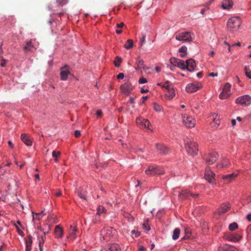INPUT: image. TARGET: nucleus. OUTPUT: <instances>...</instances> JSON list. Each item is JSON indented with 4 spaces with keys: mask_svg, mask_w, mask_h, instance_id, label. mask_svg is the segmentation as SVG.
<instances>
[{
    "mask_svg": "<svg viewBox=\"0 0 251 251\" xmlns=\"http://www.w3.org/2000/svg\"><path fill=\"white\" fill-rule=\"evenodd\" d=\"M122 62V59L119 56H117L114 61L115 66L117 67H119L120 66L121 63Z\"/></svg>",
    "mask_w": 251,
    "mask_h": 251,
    "instance_id": "nucleus-39",
    "label": "nucleus"
},
{
    "mask_svg": "<svg viewBox=\"0 0 251 251\" xmlns=\"http://www.w3.org/2000/svg\"><path fill=\"white\" fill-rule=\"evenodd\" d=\"M114 231L110 226L103 228L100 232V240H103L106 242L109 241L112 237L113 231Z\"/></svg>",
    "mask_w": 251,
    "mask_h": 251,
    "instance_id": "nucleus-3",
    "label": "nucleus"
},
{
    "mask_svg": "<svg viewBox=\"0 0 251 251\" xmlns=\"http://www.w3.org/2000/svg\"><path fill=\"white\" fill-rule=\"evenodd\" d=\"M215 175L211 171L209 167H207L205 169L204 177L209 183H214V176Z\"/></svg>",
    "mask_w": 251,
    "mask_h": 251,
    "instance_id": "nucleus-12",
    "label": "nucleus"
},
{
    "mask_svg": "<svg viewBox=\"0 0 251 251\" xmlns=\"http://www.w3.org/2000/svg\"><path fill=\"white\" fill-rule=\"evenodd\" d=\"M247 218L249 221H251V214H248L247 216Z\"/></svg>",
    "mask_w": 251,
    "mask_h": 251,
    "instance_id": "nucleus-64",
    "label": "nucleus"
},
{
    "mask_svg": "<svg viewBox=\"0 0 251 251\" xmlns=\"http://www.w3.org/2000/svg\"><path fill=\"white\" fill-rule=\"evenodd\" d=\"M182 121L183 124L186 127L189 128L193 127L195 126L196 121L191 116L184 115L182 116Z\"/></svg>",
    "mask_w": 251,
    "mask_h": 251,
    "instance_id": "nucleus-6",
    "label": "nucleus"
},
{
    "mask_svg": "<svg viewBox=\"0 0 251 251\" xmlns=\"http://www.w3.org/2000/svg\"><path fill=\"white\" fill-rule=\"evenodd\" d=\"M179 59L175 57H172L170 59L171 64L174 66H177L179 61Z\"/></svg>",
    "mask_w": 251,
    "mask_h": 251,
    "instance_id": "nucleus-35",
    "label": "nucleus"
},
{
    "mask_svg": "<svg viewBox=\"0 0 251 251\" xmlns=\"http://www.w3.org/2000/svg\"><path fill=\"white\" fill-rule=\"evenodd\" d=\"M64 231L63 228L60 225H57L54 228L55 237L56 238H61L63 235Z\"/></svg>",
    "mask_w": 251,
    "mask_h": 251,
    "instance_id": "nucleus-19",
    "label": "nucleus"
},
{
    "mask_svg": "<svg viewBox=\"0 0 251 251\" xmlns=\"http://www.w3.org/2000/svg\"><path fill=\"white\" fill-rule=\"evenodd\" d=\"M131 233L133 234L134 233H136V237H138L140 235V233L139 232H136L135 230H133L131 231Z\"/></svg>",
    "mask_w": 251,
    "mask_h": 251,
    "instance_id": "nucleus-58",
    "label": "nucleus"
},
{
    "mask_svg": "<svg viewBox=\"0 0 251 251\" xmlns=\"http://www.w3.org/2000/svg\"><path fill=\"white\" fill-rule=\"evenodd\" d=\"M77 195L83 200H86L87 198V192L81 188H79L77 190Z\"/></svg>",
    "mask_w": 251,
    "mask_h": 251,
    "instance_id": "nucleus-23",
    "label": "nucleus"
},
{
    "mask_svg": "<svg viewBox=\"0 0 251 251\" xmlns=\"http://www.w3.org/2000/svg\"><path fill=\"white\" fill-rule=\"evenodd\" d=\"M60 151H53L52 152V156L54 158H57L60 155Z\"/></svg>",
    "mask_w": 251,
    "mask_h": 251,
    "instance_id": "nucleus-46",
    "label": "nucleus"
},
{
    "mask_svg": "<svg viewBox=\"0 0 251 251\" xmlns=\"http://www.w3.org/2000/svg\"><path fill=\"white\" fill-rule=\"evenodd\" d=\"M177 67L182 70L186 69V62H185L184 61L180 59Z\"/></svg>",
    "mask_w": 251,
    "mask_h": 251,
    "instance_id": "nucleus-36",
    "label": "nucleus"
},
{
    "mask_svg": "<svg viewBox=\"0 0 251 251\" xmlns=\"http://www.w3.org/2000/svg\"><path fill=\"white\" fill-rule=\"evenodd\" d=\"M124 23H121L120 24H117V27H118V28H122L124 26Z\"/></svg>",
    "mask_w": 251,
    "mask_h": 251,
    "instance_id": "nucleus-59",
    "label": "nucleus"
},
{
    "mask_svg": "<svg viewBox=\"0 0 251 251\" xmlns=\"http://www.w3.org/2000/svg\"><path fill=\"white\" fill-rule=\"evenodd\" d=\"M244 70L246 76L251 79V71L249 70V68L246 66Z\"/></svg>",
    "mask_w": 251,
    "mask_h": 251,
    "instance_id": "nucleus-42",
    "label": "nucleus"
},
{
    "mask_svg": "<svg viewBox=\"0 0 251 251\" xmlns=\"http://www.w3.org/2000/svg\"><path fill=\"white\" fill-rule=\"evenodd\" d=\"M124 74L123 73H120L119 75L117 76V78L118 79H123L124 78Z\"/></svg>",
    "mask_w": 251,
    "mask_h": 251,
    "instance_id": "nucleus-51",
    "label": "nucleus"
},
{
    "mask_svg": "<svg viewBox=\"0 0 251 251\" xmlns=\"http://www.w3.org/2000/svg\"><path fill=\"white\" fill-rule=\"evenodd\" d=\"M146 34L142 33L140 37L141 46H142L145 42Z\"/></svg>",
    "mask_w": 251,
    "mask_h": 251,
    "instance_id": "nucleus-44",
    "label": "nucleus"
},
{
    "mask_svg": "<svg viewBox=\"0 0 251 251\" xmlns=\"http://www.w3.org/2000/svg\"><path fill=\"white\" fill-rule=\"evenodd\" d=\"M238 174L237 172L233 173L223 176V179L225 183H228L232 182L237 177Z\"/></svg>",
    "mask_w": 251,
    "mask_h": 251,
    "instance_id": "nucleus-15",
    "label": "nucleus"
},
{
    "mask_svg": "<svg viewBox=\"0 0 251 251\" xmlns=\"http://www.w3.org/2000/svg\"><path fill=\"white\" fill-rule=\"evenodd\" d=\"M96 114L98 117H100L102 115V112L100 110H99L97 111Z\"/></svg>",
    "mask_w": 251,
    "mask_h": 251,
    "instance_id": "nucleus-54",
    "label": "nucleus"
},
{
    "mask_svg": "<svg viewBox=\"0 0 251 251\" xmlns=\"http://www.w3.org/2000/svg\"><path fill=\"white\" fill-rule=\"evenodd\" d=\"M218 156V154L216 152L209 154L205 158L207 164L208 165L213 164L217 160Z\"/></svg>",
    "mask_w": 251,
    "mask_h": 251,
    "instance_id": "nucleus-13",
    "label": "nucleus"
},
{
    "mask_svg": "<svg viewBox=\"0 0 251 251\" xmlns=\"http://www.w3.org/2000/svg\"><path fill=\"white\" fill-rule=\"evenodd\" d=\"M21 139V140L27 146H31L32 145V141L26 134H22Z\"/></svg>",
    "mask_w": 251,
    "mask_h": 251,
    "instance_id": "nucleus-18",
    "label": "nucleus"
},
{
    "mask_svg": "<svg viewBox=\"0 0 251 251\" xmlns=\"http://www.w3.org/2000/svg\"><path fill=\"white\" fill-rule=\"evenodd\" d=\"M107 251H121V249L119 245L113 244L109 247Z\"/></svg>",
    "mask_w": 251,
    "mask_h": 251,
    "instance_id": "nucleus-29",
    "label": "nucleus"
},
{
    "mask_svg": "<svg viewBox=\"0 0 251 251\" xmlns=\"http://www.w3.org/2000/svg\"><path fill=\"white\" fill-rule=\"evenodd\" d=\"M238 228V224L236 223H233L229 225V229L230 231H233Z\"/></svg>",
    "mask_w": 251,
    "mask_h": 251,
    "instance_id": "nucleus-40",
    "label": "nucleus"
},
{
    "mask_svg": "<svg viewBox=\"0 0 251 251\" xmlns=\"http://www.w3.org/2000/svg\"><path fill=\"white\" fill-rule=\"evenodd\" d=\"M167 92L168 93L166 95L167 99L171 100L175 96V91L172 87L167 90Z\"/></svg>",
    "mask_w": 251,
    "mask_h": 251,
    "instance_id": "nucleus-28",
    "label": "nucleus"
},
{
    "mask_svg": "<svg viewBox=\"0 0 251 251\" xmlns=\"http://www.w3.org/2000/svg\"><path fill=\"white\" fill-rule=\"evenodd\" d=\"M231 89V85L226 83L223 89L222 92L219 95V98L221 99H226L230 96V91Z\"/></svg>",
    "mask_w": 251,
    "mask_h": 251,
    "instance_id": "nucleus-10",
    "label": "nucleus"
},
{
    "mask_svg": "<svg viewBox=\"0 0 251 251\" xmlns=\"http://www.w3.org/2000/svg\"><path fill=\"white\" fill-rule=\"evenodd\" d=\"M133 42L131 39L127 40L126 43L124 45V47L126 49H130L133 47Z\"/></svg>",
    "mask_w": 251,
    "mask_h": 251,
    "instance_id": "nucleus-33",
    "label": "nucleus"
},
{
    "mask_svg": "<svg viewBox=\"0 0 251 251\" xmlns=\"http://www.w3.org/2000/svg\"><path fill=\"white\" fill-rule=\"evenodd\" d=\"M219 251H237L233 246L228 245H225L219 248Z\"/></svg>",
    "mask_w": 251,
    "mask_h": 251,
    "instance_id": "nucleus-24",
    "label": "nucleus"
},
{
    "mask_svg": "<svg viewBox=\"0 0 251 251\" xmlns=\"http://www.w3.org/2000/svg\"><path fill=\"white\" fill-rule=\"evenodd\" d=\"M120 89L123 93L126 96H128L132 93L133 86L131 83L127 82L122 84Z\"/></svg>",
    "mask_w": 251,
    "mask_h": 251,
    "instance_id": "nucleus-7",
    "label": "nucleus"
},
{
    "mask_svg": "<svg viewBox=\"0 0 251 251\" xmlns=\"http://www.w3.org/2000/svg\"><path fill=\"white\" fill-rule=\"evenodd\" d=\"M209 76H217L218 74L217 73H211L209 74Z\"/></svg>",
    "mask_w": 251,
    "mask_h": 251,
    "instance_id": "nucleus-62",
    "label": "nucleus"
},
{
    "mask_svg": "<svg viewBox=\"0 0 251 251\" xmlns=\"http://www.w3.org/2000/svg\"><path fill=\"white\" fill-rule=\"evenodd\" d=\"M169 81H167L164 84H162L161 83H158V85L161 86L162 88H165L167 91L169 90L172 86L168 84Z\"/></svg>",
    "mask_w": 251,
    "mask_h": 251,
    "instance_id": "nucleus-41",
    "label": "nucleus"
},
{
    "mask_svg": "<svg viewBox=\"0 0 251 251\" xmlns=\"http://www.w3.org/2000/svg\"><path fill=\"white\" fill-rule=\"evenodd\" d=\"M106 211L105 208L102 205H100L97 208V214L100 215V214L105 212Z\"/></svg>",
    "mask_w": 251,
    "mask_h": 251,
    "instance_id": "nucleus-38",
    "label": "nucleus"
},
{
    "mask_svg": "<svg viewBox=\"0 0 251 251\" xmlns=\"http://www.w3.org/2000/svg\"><path fill=\"white\" fill-rule=\"evenodd\" d=\"M33 46L31 44V41L28 42L26 43V44L25 47L24 48V50L25 52H28L30 50V48L32 47Z\"/></svg>",
    "mask_w": 251,
    "mask_h": 251,
    "instance_id": "nucleus-37",
    "label": "nucleus"
},
{
    "mask_svg": "<svg viewBox=\"0 0 251 251\" xmlns=\"http://www.w3.org/2000/svg\"><path fill=\"white\" fill-rule=\"evenodd\" d=\"M242 24V21L239 17H232L228 20L227 26L231 31L237 30Z\"/></svg>",
    "mask_w": 251,
    "mask_h": 251,
    "instance_id": "nucleus-2",
    "label": "nucleus"
},
{
    "mask_svg": "<svg viewBox=\"0 0 251 251\" xmlns=\"http://www.w3.org/2000/svg\"><path fill=\"white\" fill-rule=\"evenodd\" d=\"M43 213V211L41 213H34L32 212L33 214V218L32 220L34 221L35 219L39 220V216Z\"/></svg>",
    "mask_w": 251,
    "mask_h": 251,
    "instance_id": "nucleus-45",
    "label": "nucleus"
},
{
    "mask_svg": "<svg viewBox=\"0 0 251 251\" xmlns=\"http://www.w3.org/2000/svg\"><path fill=\"white\" fill-rule=\"evenodd\" d=\"M235 103L244 106L249 105L251 103V97L249 95L239 97L236 99Z\"/></svg>",
    "mask_w": 251,
    "mask_h": 251,
    "instance_id": "nucleus-5",
    "label": "nucleus"
},
{
    "mask_svg": "<svg viewBox=\"0 0 251 251\" xmlns=\"http://www.w3.org/2000/svg\"><path fill=\"white\" fill-rule=\"evenodd\" d=\"M230 163L227 159H225L222 160L220 164L217 165L218 169H221L223 168H226L229 167Z\"/></svg>",
    "mask_w": 251,
    "mask_h": 251,
    "instance_id": "nucleus-26",
    "label": "nucleus"
},
{
    "mask_svg": "<svg viewBox=\"0 0 251 251\" xmlns=\"http://www.w3.org/2000/svg\"><path fill=\"white\" fill-rule=\"evenodd\" d=\"M43 243H44V239H43V238L42 237V240H40L39 243V246L40 251H43L42 246L43 245Z\"/></svg>",
    "mask_w": 251,
    "mask_h": 251,
    "instance_id": "nucleus-48",
    "label": "nucleus"
},
{
    "mask_svg": "<svg viewBox=\"0 0 251 251\" xmlns=\"http://www.w3.org/2000/svg\"><path fill=\"white\" fill-rule=\"evenodd\" d=\"M156 149L157 151L161 154H166L169 152V149L164 144L158 143L156 144Z\"/></svg>",
    "mask_w": 251,
    "mask_h": 251,
    "instance_id": "nucleus-14",
    "label": "nucleus"
},
{
    "mask_svg": "<svg viewBox=\"0 0 251 251\" xmlns=\"http://www.w3.org/2000/svg\"><path fill=\"white\" fill-rule=\"evenodd\" d=\"M145 173L148 176L155 175H163L164 172L161 167L156 166H150L145 171Z\"/></svg>",
    "mask_w": 251,
    "mask_h": 251,
    "instance_id": "nucleus-4",
    "label": "nucleus"
},
{
    "mask_svg": "<svg viewBox=\"0 0 251 251\" xmlns=\"http://www.w3.org/2000/svg\"><path fill=\"white\" fill-rule=\"evenodd\" d=\"M187 48L186 46H182L179 49V51L180 53L179 56L181 58L184 57L187 54Z\"/></svg>",
    "mask_w": 251,
    "mask_h": 251,
    "instance_id": "nucleus-30",
    "label": "nucleus"
},
{
    "mask_svg": "<svg viewBox=\"0 0 251 251\" xmlns=\"http://www.w3.org/2000/svg\"><path fill=\"white\" fill-rule=\"evenodd\" d=\"M31 249V246H26V251H30Z\"/></svg>",
    "mask_w": 251,
    "mask_h": 251,
    "instance_id": "nucleus-63",
    "label": "nucleus"
},
{
    "mask_svg": "<svg viewBox=\"0 0 251 251\" xmlns=\"http://www.w3.org/2000/svg\"><path fill=\"white\" fill-rule=\"evenodd\" d=\"M233 5V2L232 0H223L222 8L223 9L229 10L232 7Z\"/></svg>",
    "mask_w": 251,
    "mask_h": 251,
    "instance_id": "nucleus-21",
    "label": "nucleus"
},
{
    "mask_svg": "<svg viewBox=\"0 0 251 251\" xmlns=\"http://www.w3.org/2000/svg\"><path fill=\"white\" fill-rule=\"evenodd\" d=\"M76 231L77 229L75 227L73 226H71V229L70 230L69 235L70 238L71 239H74L75 238V232Z\"/></svg>",
    "mask_w": 251,
    "mask_h": 251,
    "instance_id": "nucleus-31",
    "label": "nucleus"
},
{
    "mask_svg": "<svg viewBox=\"0 0 251 251\" xmlns=\"http://www.w3.org/2000/svg\"><path fill=\"white\" fill-rule=\"evenodd\" d=\"M213 117V122L211 123V126L214 128H217L220 124V121L219 118H217V115H216V117H214V115L212 116Z\"/></svg>",
    "mask_w": 251,
    "mask_h": 251,
    "instance_id": "nucleus-27",
    "label": "nucleus"
},
{
    "mask_svg": "<svg viewBox=\"0 0 251 251\" xmlns=\"http://www.w3.org/2000/svg\"><path fill=\"white\" fill-rule=\"evenodd\" d=\"M146 82H147V80L146 78H145L144 77H141L139 80V83L140 84H143V83H145Z\"/></svg>",
    "mask_w": 251,
    "mask_h": 251,
    "instance_id": "nucleus-49",
    "label": "nucleus"
},
{
    "mask_svg": "<svg viewBox=\"0 0 251 251\" xmlns=\"http://www.w3.org/2000/svg\"><path fill=\"white\" fill-rule=\"evenodd\" d=\"M190 194H191V193L187 190H182L179 195V199L180 200L188 199L190 196Z\"/></svg>",
    "mask_w": 251,
    "mask_h": 251,
    "instance_id": "nucleus-25",
    "label": "nucleus"
},
{
    "mask_svg": "<svg viewBox=\"0 0 251 251\" xmlns=\"http://www.w3.org/2000/svg\"><path fill=\"white\" fill-rule=\"evenodd\" d=\"M190 233L189 232V231H187L186 230V235L182 238V239H185L189 238L190 237Z\"/></svg>",
    "mask_w": 251,
    "mask_h": 251,
    "instance_id": "nucleus-52",
    "label": "nucleus"
},
{
    "mask_svg": "<svg viewBox=\"0 0 251 251\" xmlns=\"http://www.w3.org/2000/svg\"><path fill=\"white\" fill-rule=\"evenodd\" d=\"M55 195L56 196V197H59L61 195V192L60 191V190H58L57 191V192L55 193Z\"/></svg>",
    "mask_w": 251,
    "mask_h": 251,
    "instance_id": "nucleus-57",
    "label": "nucleus"
},
{
    "mask_svg": "<svg viewBox=\"0 0 251 251\" xmlns=\"http://www.w3.org/2000/svg\"><path fill=\"white\" fill-rule=\"evenodd\" d=\"M137 68L139 69H145V65L142 59L138 58L137 61Z\"/></svg>",
    "mask_w": 251,
    "mask_h": 251,
    "instance_id": "nucleus-34",
    "label": "nucleus"
},
{
    "mask_svg": "<svg viewBox=\"0 0 251 251\" xmlns=\"http://www.w3.org/2000/svg\"><path fill=\"white\" fill-rule=\"evenodd\" d=\"M201 88V84L199 83L188 84L186 87V91L188 93H193Z\"/></svg>",
    "mask_w": 251,
    "mask_h": 251,
    "instance_id": "nucleus-11",
    "label": "nucleus"
},
{
    "mask_svg": "<svg viewBox=\"0 0 251 251\" xmlns=\"http://www.w3.org/2000/svg\"><path fill=\"white\" fill-rule=\"evenodd\" d=\"M180 233V230L178 228H176L173 232V234L172 236V238L174 240H177L179 236V234Z\"/></svg>",
    "mask_w": 251,
    "mask_h": 251,
    "instance_id": "nucleus-32",
    "label": "nucleus"
},
{
    "mask_svg": "<svg viewBox=\"0 0 251 251\" xmlns=\"http://www.w3.org/2000/svg\"><path fill=\"white\" fill-rule=\"evenodd\" d=\"M230 206L228 203H223L221 205V207L219 208L218 210L219 214H224L229 209Z\"/></svg>",
    "mask_w": 251,
    "mask_h": 251,
    "instance_id": "nucleus-22",
    "label": "nucleus"
},
{
    "mask_svg": "<svg viewBox=\"0 0 251 251\" xmlns=\"http://www.w3.org/2000/svg\"><path fill=\"white\" fill-rule=\"evenodd\" d=\"M135 99L133 97H130L129 101L130 103H133L134 102Z\"/></svg>",
    "mask_w": 251,
    "mask_h": 251,
    "instance_id": "nucleus-60",
    "label": "nucleus"
},
{
    "mask_svg": "<svg viewBox=\"0 0 251 251\" xmlns=\"http://www.w3.org/2000/svg\"><path fill=\"white\" fill-rule=\"evenodd\" d=\"M149 97L148 96H144L142 97V101L141 102V104H143L145 103V101L148 99Z\"/></svg>",
    "mask_w": 251,
    "mask_h": 251,
    "instance_id": "nucleus-55",
    "label": "nucleus"
},
{
    "mask_svg": "<svg viewBox=\"0 0 251 251\" xmlns=\"http://www.w3.org/2000/svg\"><path fill=\"white\" fill-rule=\"evenodd\" d=\"M7 62V60L4 59H1V62L0 63V66L2 67H4L5 66V64Z\"/></svg>",
    "mask_w": 251,
    "mask_h": 251,
    "instance_id": "nucleus-50",
    "label": "nucleus"
},
{
    "mask_svg": "<svg viewBox=\"0 0 251 251\" xmlns=\"http://www.w3.org/2000/svg\"><path fill=\"white\" fill-rule=\"evenodd\" d=\"M199 195H200L199 194H194L193 193L190 194V196L194 198L195 199H197L199 197Z\"/></svg>",
    "mask_w": 251,
    "mask_h": 251,
    "instance_id": "nucleus-53",
    "label": "nucleus"
},
{
    "mask_svg": "<svg viewBox=\"0 0 251 251\" xmlns=\"http://www.w3.org/2000/svg\"><path fill=\"white\" fill-rule=\"evenodd\" d=\"M185 147L187 153L191 156H194L198 151V145L189 138L184 140Z\"/></svg>",
    "mask_w": 251,
    "mask_h": 251,
    "instance_id": "nucleus-1",
    "label": "nucleus"
},
{
    "mask_svg": "<svg viewBox=\"0 0 251 251\" xmlns=\"http://www.w3.org/2000/svg\"><path fill=\"white\" fill-rule=\"evenodd\" d=\"M32 243V237L31 236H28L26 239V246H31Z\"/></svg>",
    "mask_w": 251,
    "mask_h": 251,
    "instance_id": "nucleus-43",
    "label": "nucleus"
},
{
    "mask_svg": "<svg viewBox=\"0 0 251 251\" xmlns=\"http://www.w3.org/2000/svg\"><path fill=\"white\" fill-rule=\"evenodd\" d=\"M80 135V132L79 130H75V135L76 137H78Z\"/></svg>",
    "mask_w": 251,
    "mask_h": 251,
    "instance_id": "nucleus-56",
    "label": "nucleus"
},
{
    "mask_svg": "<svg viewBox=\"0 0 251 251\" xmlns=\"http://www.w3.org/2000/svg\"><path fill=\"white\" fill-rule=\"evenodd\" d=\"M225 238L230 241L237 242L241 239V236L239 234H228L225 236Z\"/></svg>",
    "mask_w": 251,
    "mask_h": 251,
    "instance_id": "nucleus-20",
    "label": "nucleus"
},
{
    "mask_svg": "<svg viewBox=\"0 0 251 251\" xmlns=\"http://www.w3.org/2000/svg\"><path fill=\"white\" fill-rule=\"evenodd\" d=\"M64 0H56L57 2L60 4H63L64 3Z\"/></svg>",
    "mask_w": 251,
    "mask_h": 251,
    "instance_id": "nucleus-61",
    "label": "nucleus"
},
{
    "mask_svg": "<svg viewBox=\"0 0 251 251\" xmlns=\"http://www.w3.org/2000/svg\"><path fill=\"white\" fill-rule=\"evenodd\" d=\"M154 109L157 112H160L161 110V107L159 105L154 103Z\"/></svg>",
    "mask_w": 251,
    "mask_h": 251,
    "instance_id": "nucleus-47",
    "label": "nucleus"
},
{
    "mask_svg": "<svg viewBox=\"0 0 251 251\" xmlns=\"http://www.w3.org/2000/svg\"><path fill=\"white\" fill-rule=\"evenodd\" d=\"M176 39L178 41L189 42L191 40V35L188 32H181L176 35Z\"/></svg>",
    "mask_w": 251,
    "mask_h": 251,
    "instance_id": "nucleus-8",
    "label": "nucleus"
},
{
    "mask_svg": "<svg viewBox=\"0 0 251 251\" xmlns=\"http://www.w3.org/2000/svg\"><path fill=\"white\" fill-rule=\"evenodd\" d=\"M186 69L192 72L195 70L196 67V64L194 60L193 59H189L186 61Z\"/></svg>",
    "mask_w": 251,
    "mask_h": 251,
    "instance_id": "nucleus-16",
    "label": "nucleus"
},
{
    "mask_svg": "<svg viewBox=\"0 0 251 251\" xmlns=\"http://www.w3.org/2000/svg\"><path fill=\"white\" fill-rule=\"evenodd\" d=\"M70 74V72L68 69L67 66L62 68L60 72L61 79L62 80H66L68 78V75Z\"/></svg>",
    "mask_w": 251,
    "mask_h": 251,
    "instance_id": "nucleus-17",
    "label": "nucleus"
},
{
    "mask_svg": "<svg viewBox=\"0 0 251 251\" xmlns=\"http://www.w3.org/2000/svg\"><path fill=\"white\" fill-rule=\"evenodd\" d=\"M136 124L140 128L149 129V125L150 124L148 120L144 119L142 117H137L136 119Z\"/></svg>",
    "mask_w": 251,
    "mask_h": 251,
    "instance_id": "nucleus-9",
    "label": "nucleus"
}]
</instances>
